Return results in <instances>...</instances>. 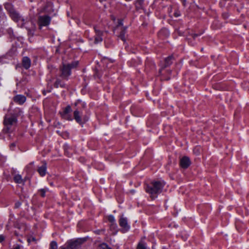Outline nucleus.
Listing matches in <instances>:
<instances>
[{"mask_svg":"<svg viewBox=\"0 0 249 249\" xmlns=\"http://www.w3.org/2000/svg\"><path fill=\"white\" fill-rule=\"evenodd\" d=\"M5 8L9 12L10 17L14 21L18 22L19 21H21V24L20 25V27H25L28 30L30 34H32V31H34L35 29V25L34 24H32V27L31 28H29L27 26H25V25L26 24L27 22H25V19L22 18L19 15V14L13 8V7L11 4H5Z\"/></svg>","mask_w":249,"mask_h":249,"instance_id":"nucleus-1","label":"nucleus"},{"mask_svg":"<svg viewBox=\"0 0 249 249\" xmlns=\"http://www.w3.org/2000/svg\"><path fill=\"white\" fill-rule=\"evenodd\" d=\"M164 184L163 181L152 182L150 184L147 185L145 188L146 192L150 195L152 199H154L157 197L158 194L161 192Z\"/></svg>","mask_w":249,"mask_h":249,"instance_id":"nucleus-2","label":"nucleus"},{"mask_svg":"<svg viewBox=\"0 0 249 249\" xmlns=\"http://www.w3.org/2000/svg\"><path fill=\"white\" fill-rule=\"evenodd\" d=\"M78 61H75L71 64H63L60 67V77L64 80H68L69 76L71 74V70L75 68L78 65Z\"/></svg>","mask_w":249,"mask_h":249,"instance_id":"nucleus-3","label":"nucleus"},{"mask_svg":"<svg viewBox=\"0 0 249 249\" xmlns=\"http://www.w3.org/2000/svg\"><path fill=\"white\" fill-rule=\"evenodd\" d=\"M73 118L76 122L80 124H83L88 120V118L83 116L82 112L78 107L74 110Z\"/></svg>","mask_w":249,"mask_h":249,"instance_id":"nucleus-4","label":"nucleus"},{"mask_svg":"<svg viewBox=\"0 0 249 249\" xmlns=\"http://www.w3.org/2000/svg\"><path fill=\"white\" fill-rule=\"evenodd\" d=\"M51 21V18L47 15L41 16L38 17V24L40 27L48 25Z\"/></svg>","mask_w":249,"mask_h":249,"instance_id":"nucleus-5","label":"nucleus"},{"mask_svg":"<svg viewBox=\"0 0 249 249\" xmlns=\"http://www.w3.org/2000/svg\"><path fill=\"white\" fill-rule=\"evenodd\" d=\"M94 31L95 32V36L94 39V43L97 44L99 42H101L103 40L102 35L103 33L100 30H99L96 27H94Z\"/></svg>","mask_w":249,"mask_h":249,"instance_id":"nucleus-6","label":"nucleus"},{"mask_svg":"<svg viewBox=\"0 0 249 249\" xmlns=\"http://www.w3.org/2000/svg\"><path fill=\"white\" fill-rule=\"evenodd\" d=\"M17 119L14 116H6L4 120V124L9 128V126L14 125L16 123Z\"/></svg>","mask_w":249,"mask_h":249,"instance_id":"nucleus-7","label":"nucleus"},{"mask_svg":"<svg viewBox=\"0 0 249 249\" xmlns=\"http://www.w3.org/2000/svg\"><path fill=\"white\" fill-rule=\"evenodd\" d=\"M119 225L122 228L124 232L127 231L130 227L127 224V221L126 218L122 216L119 220Z\"/></svg>","mask_w":249,"mask_h":249,"instance_id":"nucleus-8","label":"nucleus"},{"mask_svg":"<svg viewBox=\"0 0 249 249\" xmlns=\"http://www.w3.org/2000/svg\"><path fill=\"white\" fill-rule=\"evenodd\" d=\"M71 111V108L70 106H68L61 114L62 117L66 120L71 121L72 118L69 114Z\"/></svg>","mask_w":249,"mask_h":249,"instance_id":"nucleus-9","label":"nucleus"},{"mask_svg":"<svg viewBox=\"0 0 249 249\" xmlns=\"http://www.w3.org/2000/svg\"><path fill=\"white\" fill-rule=\"evenodd\" d=\"M13 100L15 103L19 105H22L26 101V98L24 95L19 94L15 96Z\"/></svg>","mask_w":249,"mask_h":249,"instance_id":"nucleus-10","label":"nucleus"},{"mask_svg":"<svg viewBox=\"0 0 249 249\" xmlns=\"http://www.w3.org/2000/svg\"><path fill=\"white\" fill-rule=\"evenodd\" d=\"M190 160L187 157H183L180 160V165L182 168H187L190 165Z\"/></svg>","mask_w":249,"mask_h":249,"instance_id":"nucleus-11","label":"nucleus"},{"mask_svg":"<svg viewBox=\"0 0 249 249\" xmlns=\"http://www.w3.org/2000/svg\"><path fill=\"white\" fill-rule=\"evenodd\" d=\"M22 65L25 69H28L31 66V60L28 57H24L22 59Z\"/></svg>","mask_w":249,"mask_h":249,"instance_id":"nucleus-12","label":"nucleus"},{"mask_svg":"<svg viewBox=\"0 0 249 249\" xmlns=\"http://www.w3.org/2000/svg\"><path fill=\"white\" fill-rule=\"evenodd\" d=\"M46 169H47L46 163H44L41 166L38 167V168L37 169V171H38V173L39 174V175L43 177V176H44L46 173Z\"/></svg>","mask_w":249,"mask_h":249,"instance_id":"nucleus-13","label":"nucleus"},{"mask_svg":"<svg viewBox=\"0 0 249 249\" xmlns=\"http://www.w3.org/2000/svg\"><path fill=\"white\" fill-rule=\"evenodd\" d=\"M6 20V17L3 13L0 14V30L2 29Z\"/></svg>","mask_w":249,"mask_h":249,"instance_id":"nucleus-14","label":"nucleus"},{"mask_svg":"<svg viewBox=\"0 0 249 249\" xmlns=\"http://www.w3.org/2000/svg\"><path fill=\"white\" fill-rule=\"evenodd\" d=\"M54 87L56 88H58V87L61 88H65V84L61 81L59 79L57 78L56 80V81L55 82L54 84Z\"/></svg>","mask_w":249,"mask_h":249,"instance_id":"nucleus-15","label":"nucleus"},{"mask_svg":"<svg viewBox=\"0 0 249 249\" xmlns=\"http://www.w3.org/2000/svg\"><path fill=\"white\" fill-rule=\"evenodd\" d=\"M14 180L15 182L19 184L22 183L23 182V179L21 178V176L19 175H16L14 177Z\"/></svg>","mask_w":249,"mask_h":249,"instance_id":"nucleus-16","label":"nucleus"},{"mask_svg":"<svg viewBox=\"0 0 249 249\" xmlns=\"http://www.w3.org/2000/svg\"><path fill=\"white\" fill-rule=\"evenodd\" d=\"M173 56H170L165 59L164 68L170 65L172 63Z\"/></svg>","mask_w":249,"mask_h":249,"instance_id":"nucleus-17","label":"nucleus"},{"mask_svg":"<svg viewBox=\"0 0 249 249\" xmlns=\"http://www.w3.org/2000/svg\"><path fill=\"white\" fill-rule=\"evenodd\" d=\"M144 0H137L135 5L137 9H142L143 8V4Z\"/></svg>","mask_w":249,"mask_h":249,"instance_id":"nucleus-18","label":"nucleus"},{"mask_svg":"<svg viewBox=\"0 0 249 249\" xmlns=\"http://www.w3.org/2000/svg\"><path fill=\"white\" fill-rule=\"evenodd\" d=\"M49 191V189L47 188H45L43 189H41L38 190V192L40 194V195L42 197H45V194L46 192Z\"/></svg>","mask_w":249,"mask_h":249,"instance_id":"nucleus-19","label":"nucleus"},{"mask_svg":"<svg viewBox=\"0 0 249 249\" xmlns=\"http://www.w3.org/2000/svg\"><path fill=\"white\" fill-rule=\"evenodd\" d=\"M125 34V29H123L121 32V33L120 34V35L119 36V37L121 40H122L123 41H125V37H124Z\"/></svg>","mask_w":249,"mask_h":249,"instance_id":"nucleus-20","label":"nucleus"},{"mask_svg":"<svg viewBox=\"0 0 249 249\" xmlns=\"http://www.w3.org/2000/svg\"><path fill=\"white\" fill-rule=\"evenodd\" d=\"M108 221L112 224V226H115V218H114V217L112 215H110L108 216Z\"/></svg>","mask_w":249,"mask_h":249,"instance_id":"nucleus-21","label":"nucleus"},{"mask_svg":"<svg viewBox=\"0 0 249 249\" xmlns=\"http://www.w3.org/2000/svg\"><path fill=\"white\" fill-rule=\"evenodd\" d=\"M97 249H111L109 248L106 244H100L98 247Z\"/></svg>","mask_w":249,"mask_h":249,"instance_id":"nucleus-22","label":"nucleus"},{"mask_svg":"<svg viewBox=\"0 0 249 249\" xmlns=\"http://www.w3.org/2000/svg\"><path fill=\"white\" fill-rule=\"evenodd\" d=\"M57 244L56 242L52 241L50 243V249H57Z\"/></svg>","mask_w":249,"mask_h":249,"instance_id":"nucleus-23","label":"nucleus"},{"mask_svg":"<svg viewBox=\"0 0 249 249\" xmlns=\"http://www.w3.org/2000/svg\"><path fill=\"white\" fill-rule=\"evenodd\" d=\"M137 249H146L145 246L142 243H139Z\"/></svg>","mask_w":249,"mask_h":249,"instance_id":"nucleus-24","label":"nucleus"},{"mask_svg":"<svg viewBox=\"0 0 249 249\" xmlns=\"http://www.w3.org/2000/svg\"><path fill=\"white\" fill-rule=\"evenodd\" d=\"M27 241L29 243H31V242H36V239L33 236H30L28 237Z\"/></svg>","mask_w":249,"mask_h":249,"instance_id":"nucleus-25","label":"nucleus"},{"mask_svg":"<svg viewBox=\"0 0 249 249\" xmlns=\"http://www.w3.org/2000/svg\"><path fill=\"white\" fill-rule=\"evenodd\" d=\"M174 15L175 17H178L179 16H180V12L177 10L175 12V13H174Z\"/></svg>","mask_w":249,"mask_h":249,"instance_id":"nucleus-26","label":"nucleus"},{"mask_svg":"<svg viewBox=\"0 0 249 249\" xmlns=\"http://www.w3.org/2000/svg\"><path fill=\"white\" fill-rule=\"evenodd\" d=\"M21 205V203L19 201L18 202H17L16 203H15V207L16 208H18L20 207V206Z\"/></svg>","mask_w":249,"mask_h":249,"instance_id":"nucleus-27","label":"nucleus"},{"mask_svg":"<svg viewBox=\"0 0 249 249\" xmlns=\"http://www.w3.org/2000/svg\"><path fill=\"white\" fill-rule=\"evenodd\" d=\"M4 240V237L3 235H0V243L2 242Z\"/></svg>","mask_w":249,"mask_h":249,"instance_id":"nucleus-28","label":"nucleus"},{"mask_svg":"<svg viewBox=\"0 0 249 249\" xmlns=\"http://www.w3.org/2000/svg\"><path fill=\"white\" fill-rule=\"evenodd\" d=\"M198 148H195V149H194V152H196V154H199V152L198 151Z\"/></svg>","mask_w":249,"mask_h":249,"instance_id":"nucleus-29","label":"nucleus"},{"mask_svg":"<svg viewBox=\"0 0 249 249\" xmlns=\"http://www.w3.org/2000/svg\"><path fill=\"white\" fill-rule=\"evenodd\" d=\"M16 146V144L15 143H12L10 145V148L12 149L15 146Z\"/></svg>","mask_w":249,"mask_h":249,"instance_id":"nucleus-30","label":"nucleus"},{"mask_svg":"<svg viewBox=\"0 0 249 249\" xmlns=\"http://www.w3.org/2000/svg\"><path fill=\"white\" fill-rule=\"evenodd\" d=\"M165 32V33H168L167 30H165V29H164V30H161V31H160V34H161L162 32Z\"/></svg>","mask_w":249,"mask_h":249,"instance_id":"nucleus-31","label":"nucleus"},{"mask_svg":"<svg viewBox=\"0 0 249 249\" xmlns=\"http://www.w3.org/2000/svg\"><path fill=\"white\" fill-rule=\"evenodd\" d=\"M13 249H20V247L19 245H17Z\"/></svg>","mask_w":249,"mask_h":249,"instance_id":"nucleus-32","label":"nucleus"},{"mask_svg":"<svg viewBox=\"0 0 249 249\" xmlns=\"http://www.w3.org/2000/svg\"><path fill=\"white\" fill-rule=\"evenodd\" d=\"M79 103H80V102L78 101L77 102L74 103V106L76 107Z\"/></svg>","mask_w":249,"mask_h":249,"instance_id":"nucleus-33","label":"nucleus"},{"mask_svg":"<svg viewBox=\"0 0 249 249\" xmlns=\"http://www.w3.org/2000/svg\"><path fill=\"white\" fill-rule=\"evenodd\" d=\"M81 105L83 107H85V104H84L82 103Z\"/></svg>","mask_w":249,"mask_h":249,"instance_id":"nucleus-34","label":"nucleus"},{"mask_svg":"<svg viewBox=\"0 0 249 249\" xmlns=\"http://www.w3.org/2000/svg\"><path fill=\"white\" fill-rule=\"evenodd\" d=\"M162 71V69L161 70H160V71H159V72H160V73H161V71Z\"/></svg>","mask_w":249,"mask_h":249,"instance_id":"nucleus-35","label":"nucleus"},{"mask_svg":"<svg viewBox=\"0 0 249 249\" xmlns=\"http://www.w3.org/2000/svg\"><path fill=\"white\" fill-rule=\"evenodd\" d=\"M106 0H100V1L101 2L104 1H106Z\"/></svg>","mask_w":249,"mask_h":249,"instance_id":"nucleus-36","label":"nucleus"},{"mask_svg":"<svg viewBox=\"0 0 249 249\" xmlns=\"http://www.w3.org/2000/svg\"><path fill=\"white\" fill-rule=\"evenodd\" d=\"M77 241H75L73 243V244H75L76 243Z\"/></svg>","mask_w":249,"mask_h":249,"instance_id":"nucleus-37","label":"nucleus"},{"mask_svg":"<svg viewBox=\"0 0 249 249\" xmlns=\"http://www.w3.org/2000/svg\"><path fill=\"white\" fill-rule=\"evenodd\" d=\"M89 39H91V40H92V39H93V38H92V37H90V38H89Z\"/></svg>","mask_w":249,"mask_h":249,"instance_id":"nucleus-38","label":"nucleus"},{"mask_svg":"<svg viewBox=\"0 0 249 249\" xmlns=\"http://www.w3.org/2000/svg\"><path fill=\"white\" fill-rule=\"evenodd\" d=\"M170 79V78H168L166 79V80H169Z\"/></svg>","mask_w":249,"mask_h":249,"instance_id":"nucleus-39","label":"nucleus"},{"mask_svg":"<svg viewBox=\"0 0 249 249\" xmlns=\"http://www.w3.org/2000/svg\"><path fill=\"white\" fill-rule=\"evenodd\" d=\"M62 249H66L65 248H62Z\"/></svg>","mask_w":249,"mask_h":249,"instance_id":"nucleus-40","label":"nucleus"}]
</instances>
